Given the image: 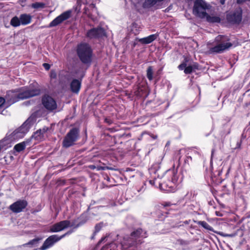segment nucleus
<instances>
[{
	"label": "nucleus",
	"mask_w": 250,
	"mask_h": 250,
	"mask_svg": "<svg viewBox=\"0 0 250 250\" xmlns=\"http://www.w3.org/2000/svg\"><path fill=\"white\" fill-rule=\"evenodd\" d=\"M147 237V233L142 229H138L132 232L130 235L123 237L121 241L123 250H138V246L143 241V239Z\"/></svg>",
	"instance_id": "obj_1"
},
{
	"label": "nucleus",
	"mask_w": 250,
	"mask_h": 250,
	"mask_svg": "<svg viewBox=\"0 0 250 250\" xmlns=\"http://www.w3.org/2000/svg\"><path fill=\"white\" fill-rule=\"evenodd\" d=\"M229 39L227 36L218 35L215 39V42L217 44L214 46L209 48L208 52L209 54L222 53L224 51L228 50L232 44L229 42Z\"/></svg>",
	"instance_id": "obj_2"
},
{
	"label": "nucleus",
	"mask_w": 250,
	"mask_h": 250,
	"mask_svg": "<svg viewBox=\"0 0 250 250\" xmlns=\"http://www.w3.org/2000/svg\"><path fill=\"white\" fill-rule=\"evenodd\" d=\"M167 174L170 177L168 178L167 181H165L160 183V187L161 189L167 192H173L176 188V184L178 180L177 172L175 170H169L167 171Z\"/></svg>",
	"instance_id": "obj_3"
},
{
	"label": "nucleus",
	"mask_w": 250,
	"mask_h": 250,
	"mask_svg": "<svg viewBox=\"0 0 250 250\" xmlns=\"http://www.w3.org/2000/svg\"><path fill=\"white\" fill-rule=\"evenodd\" d=\"M211 5L204 0H195L193 7V14L201 19L207 16V10L211 8Z\"/></svg>",
	"instance_id": "obj_4"
},
{
	"label": "nucleus",
	"mask_w": 250,
	"mask_h": 250,
	"mask_svg": "<svg viewBox=\"0 0 250 250\" xmlns=\"http://www.w3.org/2000/svg\"><path fill=\"white\" fill-rule=\"evenodd\" d=\"M77 54L81 61L84 63L91 62L92 50L87 43H82L78 46Z\"/></svg>",
	"instance_id": "obj_5"
},
{
	"label": "nucleus",
	"mask_w": 250,
	"mask_h": 250,
	"mask_svg": "<svg viewBox=\"0 0 250 250\" xmlns=\"http://www.w3.org/2000/svg\"><path fill=\"white\" fill-rule=\"evenodd\" d=\"M31 118H28L20 127L14 130L10 135L11 140H18L23 138L29 131Z\"/></svg>",
	"instance_id": "obj_6"
},
{
	"label": "nucleus",
	"mask_w": 250,
	"mask_h": 250,
	"mask_svg": "<svg viewBox=\"0 0 250 250\" xmlns=\"http://www.w3.org/2000/svg\"><path fill=\"white\" fill-rule=\"evenodd\" d=\"M79 136V129L75 127L72 128L67 133L63 140V146L65 148H68L74 145L75 142L78 140Z\"/></svg>",
	"instance_id": "obj_7"
},
{
	"label": "nucleus",
	"mask_w": 250,
	"mask_h": 250,
	"mask_svg": "<svg viewBox=\"0 0 250 250\" xmlns=\"http://www.w3.org/2000/svg\"><path fill=\"white\" fill-rule=\"evenodd\" d=\"M20 100L29 98L38 95L40 93V90L36 88L22 87L18 89Z\"/></svg>",
	"instance_id": "obj_8"
},
{
	"label": "nucleus",
	"mask_w": 250,
	"mask_h": 250,
	"mask_svg": "<svg viewBox=\"0 0 250 250\" xmlns=\"http://www.w3.org/2000/svg\"><path fill=\"white\" fill-rule=\"evenodd\" d=\"M67 233H65L60 236L55 234L50 236L44 242L42 246L39 249L34 250H45L52 247L56 242L59 241L63 238Z\"/></svg>",
	"instance_id": "obj_9"
},
{
	"label": "nucleus",
	"mask_w": 250,
	"mask_h": 250,
	"mask_svg": "<svg viewBox=\"0 0 250 250\" xmlns=\"http://www.w3.org/2000/svg\"><path fill=\"white\" fill-rule=\"evenodd\" d=\"M72 13L71 10H67L63 12L59 16L57 17L54 19L49 24L48 27H52L56 26L62 23L63 21L68 19L70 17Z\"/></svg>",
	"instance_id": "obj_10"
},
{
	"label": "nucleus",
	"mask_w": 250,
	"mask_h": 250,
	"mask_svg": "<svg viewBox=\"0 0 250 250\" xmlns=\"http://www.w3.org/2000/svg\"><path fill=\"white\" fill-rule=\"evenodd\" d=\"M27 205L28 203L25 200H19L11 204L9 208L13 212L18 213L22 211Z\"/></svg>",
	"instance_id": "obj_11"
},
{
	"label": "nucleus",
	"mask_w": 250,
	"mask_h": 250,
	"mask_svg": "<svg viewBox=\"0 0 250 250\" xmlns=\"http://www.w3.org/2000/svg\"><path fill=\"white\" fill-rule=\"evenodd\" d=\"M242 10L239 8L232 13H229L227 16L228 21L232 23H239L242 21Z\"/></svg>",
	"instance_id": "obj_12"
},
{
	"label": "nucleus",
	"mask_w": 250,
	"mask_h": 250,
	"mask_svg": "<svg viewBox=\"0 0 250 250\" xmlns=\"http://www.w3.org/2000/svg\"><path fill=\"white\" fill-rule=\"evenodd\" d=\"M42 103L44 107L50 111L56 109L57 107L56 101L49 96H45L42 98Z\"/></svg>",
	"instance_id": "obj_13"
},
{
	"label": "nucleus",
	"mask_w": 250,
	"mask_h": 250,
	"mask_svg": "<svg viewBox=\"0 0 250 250\" xmlns=\"http://www.w3.org/2000/svg\"><path fill=\"white\" fill-rule=\"evenodd\" d=\"M105 34L104 30L101 27H98L88 30L86 36L90 39H95L103 37Z\"/></svg>",
	"instance_id": "obj_14"
},
{
	"label": "nucleus",
	"mask_w": 250,
	"mask_h": 250,
	"mask_svg": "<svg viewBox=\"0 0 250 250\" xmlns=\"http://www.w3.org/2000/svg\"><path fill=\"white\" fill-rule=\"evenodd\" d=\"M5 99L6 104L8 105L19 101L20 99L18 89L8 91L5 96Z\"/></svg>",
	"instance_id": "obj_15"
},
{
	"label": "nucleus",
	"mask_w": 250,
	"mask_h": 250,
	"mask_svg": "<svg viewBox=\"0 0 250 250\" xmlns=\"http://www.w3.org/2000/svg\"><path fill=\"white\" fill-rule=\"evenodd\" d=\"M70 222L68 220L62 221L51 226L50 231L51 232L61 231L70 226Z\"/></svg>",
	"instance_id": "obj_16"
},
{
	"label": "nucleus",
	"mask_w": 250,
	"mask_h": 250,
	"mask_svg": "<svg viewBox=\"0 0 250 250\" xmlns=\"http://www.w3.org/2000/svg\"><path fill=\"white\" fill-rule=\"evenodd\" d=\"M81 85V82L77 79H74L70 83L71 91L74 93H78Z\"/></svg>",
	"instance_id": "obj_17"
},
{
	"label": "nucleus",
	"mask_w": 250,
	"mask_h": 250,
	"mask_svg": "<svg viewBox=\"0 0 250 250\" xmlns=\"http://www.w3.org/2000/svg\"><path fill=\"white\" fill-rule=\"evenodd\" d=\"M21 24L27 25L31 21L32 17L28 14H21L20 17Z\"/></svg>",
	"instance_id": "obj_18"
},
{
	"label": "nucleus",
	"mask_w": 250,
	"mask_h": 250,
	"mask_svg": "<svg viewBox=\"0 0 250 250\" xmlns=\"http://www.w3.org/2000/svg\"><path fill=\"white\" fill-rule=\"evenodd\" d=\"M157 36L156 34H152L146 37L141 39L139 41L144 44H148L154 41L156 39Z\"/></svg>",
	"instance_id": "obj_19"
},
{
	"label": "nucleus",
	"mask_w": 250,
	"mask_h": 250,
	"mask_svg": "<svg viewBox=\"0 0 250 250\" xmlns=\"http://www.w3.org/2000/svg\"><path fill=\"white\" fill-rule=\"evenodd\" d=\"M206 20L208 22L210 23H218L221 21V19L219 17L217 16H211L207 13V16L205 17Z\"/></svg>",
	"instance_id": "obj_20"
},
{
	"label": "nucleus",
	"mask_w": 250,
	"mask_h": 250,
	"mask_svg": "<svg viewBox=\"0 0 250 250\" xmlns=\"http://www.w3.org/2000/svg\"><path fill=\"white\" fill-rule=\"evenodd\" d=\"M197 224L208 230L214 231L213 228L204 221H198Z\"/></svg>",
	"instance_id": "obj_21"
},
{
	"label": "nucleus",
	"mask_w": 250,
	"mask_h": 250,
	"mask_svg": "<svg viewBox=\"0 0 250 250\" xmlns=\"http://www.w3.org/2000/svg\"><path fill=\"white\" fill-rule=\"evenodd\" d=\"M157 2H158V0H146L143 6L145 8H149L155 5Z\"/></svg>",
	"instance_id": "obj_22"
},
{
	"label": "nucleus",
	"mask_w": 250,
	"mask_h": 250,
	"mask_svg": "<svg viewBox=\"0 0 250 250\" xmlns=\"http://www.w3.org/2000/svg\"><path fill=\"white\" fill-rule=\"evenodd\" d=\"M10 24L13 27H18L21 24L20 18L17 16L14 17L10 21Z\"/></svg>",
	"instance_id": "obj_23"
},
{
	"label": "nucleus",
	"mask_w": 250,
	"mask_h": 250,
	"mask_svg": "<svg viewBox=\"0 0 250 250\" xmlns=\"http://www.w3.org/2000/svg\"><path fill=\"white\" fill-rule=\"evenodd\" d=\"M25 148V144L24 142H21L16 145L14 146V149L17 152H20Z\"/></svg>",
	"instance_id": "obj_24"
},
{
	"label": "nucleus",
	"mask_w": 250,
	"mask_h": 250,
	"mask_svg": "<svg viewBox=\"0 0 250 250\" xmlns=\"http://www.w3.org/2000/svg\"><path fill=\"white\" fill-rule=\"evenodd\" d=\"M33 137L35 139L40 140L43 139L44 135L41 129H39L34 133Z\"/></svg>",
	"instance_id": "obj_25"
},
{
	"label": "nucleus",
	"mask_w": 250,
	"mask_h": 250,
	"mask_svg": "<svg viewBox=\"0 0 250 250\" xmlns=\"http://www.w3.org/2000/svg\"><path fill=\"white\" fill-rule=\"evenodd\" d=\"M195 68H196L195 65H193V66L189 65L185 68L184 72L186 74H190L193 71V69Z\"/></svg>",
	"instance_id": "obj_26"
},
{
	"label": "nucleus",
	"mask_w": 250,
	"mask_h": 250,
	"mask_svg": "<svg viewBox=\"0 0 250 250\" xmlns=\"http://www.w3.org/2000/svg\"><path fill=\"white\" fill-rule=\"evenodd\" d=\"M45 6L44 3L42 2H35L32 4V7L35 9H38L40 8H44Z\"/></svg>",
	"instance_id": "obj_27"
},
{
	"label": "nucleus",
	"mask_w": 250,
	"mask_h": 250,
	"mask_svg": "<svg viewBox=\"0 0 250 250\" xmlns=\"http://www.w3.org/2000/svg\"><path fill=\"white\" fill-rule=\"evenodd\" d=\"M147 77L150 81L153 79V70L151 66H149L147 69Z\"/></svg>",
	"instance_id": "obj_28"
},
{
	"label": "nucleus",
	"mask_w": 250,
	"mask_h": 250,
	"mask_svg": "<svg viewBox=\"0 0 250 250\" xmlns=\"http://www.w3.org/2000/svg\"><path fill=\"white\" fill-rule=\"evenodd\" d=\"M41 240L40 238H35L34 239L30 241H29L27 244H26L24 245V246H27V245H35L37 246L39 241Z\"/></svg>",
	"instance_id": "obj_29"
},
{
	"label": "nucleus",
	"mask_w": 250,
	"mask_h": 250,
	"mask_svg": "<svg viewBox=\"0 0 250 250\" xmlns=\"http://www.w3.org/2000/svg\"><path fill=\"white\" fill-rule=\"evenodd\" d=\"M104 226V223L102 222H101L99 224H97L95 227V233H96L98 232Z\"/></svg>",
	"instance_id": "obj_30"
},
{
	"label": "nucleus",
	"mask_w": 250,
	"mask_h": 250,
	"mask_svg": "<svg viewBox=\"0 0 250 250\" xmlns=\"http://www.w3.org/2000/svg\"><path fill=\"white\" fill-rule=\"evenodd\" d=\"M107 250H115V249L117 248V245L114 243H110L109 245L106 247Z\"/></svg>",
	"instance_id": "obj_31"
},
{
	"label": "nucleus",
	"mask_w": 250,
	"mask_h": 250,
	"mask_svg": "<svg viewBox=\"0 0 250 250\" xmlns=\"http://www.w3.org/2000/svg\"><path fill=\"white\" fill-rule=\"evenodd\" d=\"M96 169L97 170H104L105 169H110L108 167H102V166H97Z\"/></svg>",
	"instance_id": "obj_32"
},
{
	"label": "nucleus",
	"mask_w": 250,
	"mask_h": 250,
	"mask_svg": "<svg viewBox=\"0 0 250 250\" xmlns=\"http://www.w3.org/2000/svg\"><path fill=\"white\" fill-rule=\"evenodd\" d=\"M5 103H6V100L5 98L0 97V107L4 105Z\"/></svg>",
	"instance_id": "obj_33"
},
{
	"label": "nucleus",
	"mask_w": 250,
	"mask_h": 250,
	"mask_svg": "<svg viewBox=\"0 0 250 250\" xmlns=\"http://www.w3.org/2000/svg\"><path fill=\"white\" fill-rule=\"evenodd\" d=\"M50 77L52 79H56L57 78V74L55 71L52 70L51 71Z\"/></svg>",
	"instance_id": "obj_34"
},
{
	"label": "nucleus",
	"mask_w": 250,
	"mask_h": 250,
	"mask_svg": "<svg viewBox=\"0 0 250 250\" xmlns=\"http://www.w3.org/2000/svg\"><path fill=\"white\" fill-rule=\"evenodd\" d=\"M186 67V64L185 63H183L178 66L179 69L181 70H185Z\"/></svg>",
	"instance_id": "obj_35"
},
{
	"label": "nucleus",
	"mask_w": 250,
	"mask_h": 250,
	"mask_svg": "<svg viewBox=\"0 0 250 250\" xmlns=\"http://www.w3.org/2000/svg\"><path fill=\"white\" fill-rule=\"evenodd\" d=\"M43 66L46 70H49L50 69V65L48 63H44L43 64Z\"/></svg>",
	"instance_id": "obj_36"
},
{
	"label": "nucleus",
	"mask_w": 250,
	"mask_h": 250,
	"mask_svg": "<svg viewBox=\"0 0 250 250\" xmlns=\"http://www.w3.org/2000/svg\"><path fill=\"white\" fill-rule=\"evenodd\" d=\"M40 129L42 131L43 134H44L48 130V127H44L42 129Z\"/></svg>",
	"instance_id": "obj_37"
},
{
	"label": "nucleus",
	"mask_w": 250,
	"mask_h": 250,
	"mask_svg": "<svg viewBox=\"0 0 250 250\" xmlns=\"http://www.w3.org/2000/svg\"><path fill=\"white\" fill-rule=\"evenodd\" d=\"M246 1H248L250 2V0H237V3L238 4H242L244 2H245Z\"/></svg>",
	"instance_id": "obj_38"
},
{
	"label": "nucleus",
	"mask_w": 250,
	"mask_h": 250,
	"mask_svg": "<svg viewBox=\"0 0 250 250\" xmlns=\"http://www.w3.org/2000/svg\"><path fill=\"white\" fill-rule=\"evenodd\" d=\"M89 168H90L91 169H96V166H95V165H90L89 166Z\"/></svg>",
	"instance_id": "obj_39"
},
{
	"label": "nucleus",
	"mask_w": 250,
	"mask_h": 250,
	"mask_svg": "<svg viewBox=\"0 0 250 250\" xmlns=\"http://www.w3.org/2000/svg\"><path fill=\"white\" fill-rule=\"evenodd\" d=\"M156 180H150L149 181V183L152 185H154V184H155V182Z\"/></svg>",
	"instance_id": "obj_40"
},
{
	"label": "nucleus",
	"mask_w": 250,
	"mask_h": 250,
	"mask_svg": "<svg viewBox=\"0 0 250 250\" xmlns=\"http://www.w3.org/2000/svg\"><path fill=\"white\" fill-rule=\"evenodd\" d=\"M219 234L221 235V236H229V234H223L222 232H219Z\"/></svg>",
	"instance_id": "obj_41"
},
{
	"label": "nucleus",
	"mask_w": 250,
	"mask_h": 250,
	"mask_svg": "<svg viewBox=\"0 0 250 250\" xmlns=\"http://www.w3.org/2000/svg\"><path fill=\"white\" fill-rule=\"evenodd\" d=\"M137 27V24L134 23L132 25V30L134 31V28Z\"/></svg>",
	"instance_id": "obj_42"
},
{
	"label": "nucleus",
	"mask_w": 250,
	"mask_h": 250,
	"mask_svg": "<svg viewBox=\"0 0 250 250\" xmlns=\"http://www.w3.org/2000/svg\"><path fill=\"white\" fill-rule=\"evenodd\" d=\"M220 1L221 4H224L225 2V0H220Z\"/></svg>",
	"instance_id": "obj_43"
},
{
	"label": "nucleus",
	"mask_w": 250,
	"mask_h": 250,
	"mask_svg": "<svg viewBox=\"0 0 250 250\" xmlns=\"http://www.w3.org/2000/svg\"><path fill=\"white\" fill-rule=\"evenodd\" d=\"M105 239V237H104V238H102L100 241V242H102L103 241H104V239Z\"/></svg>",
	"instance_id": "obj_44"
},
{
	"label": "nucleus",
	"mask_w": 250,
	"mask_h": 250,
	"mask_svg": "<svg viewBox=\"0 0 250 250\" xmlns=\"http://www.w3.org/2000/svg\"><path fill=\"white\" fill-rule=\"evenodd\" d=\"M138 32H138V31H137L136 32H134V33H135V34H138Z\"/></svg>",
	"instance_id": "obj_45"
},
{
	"label": "nucleus",
	"mask_w": 250,
	"mask_h": 250,
	"mask_svg": "<svg viewBox=\"0 0 250 250\" xmlns=\"http://www.w3.org/2000/svg\"><path fill=\"white\" fill-rule=\"evenodd\" d=\"M164 0H158V2H161L162 1H163Z\"/></svg>",
	"instance_id": "obj_46"
},
{
	"label": "nucleus",
	"mask_w": 250,
	"mask_h": 250,
	"mask_svg": "<svg viewBox=\"0 0 250 250\" xmlns=\"http://www.w3.org/2000/svg\"><path fill=\"white\" fill-rule=\"evenodd\" d=\"M249 124L250 125V123H249Z\"/></svg>",
	"instance_id": "obj_47"
}]
</instances>
